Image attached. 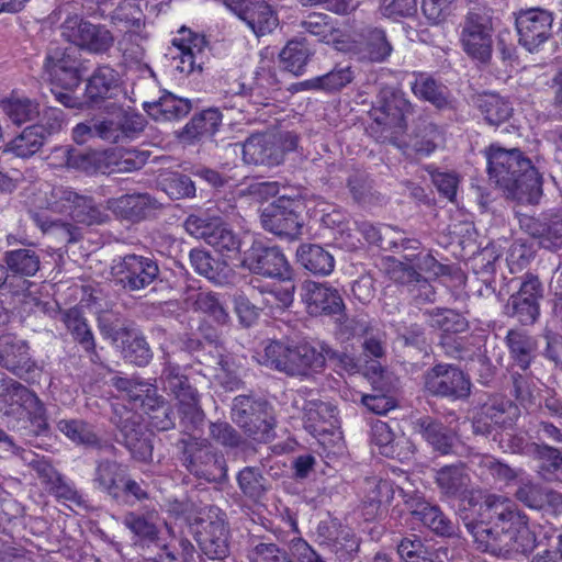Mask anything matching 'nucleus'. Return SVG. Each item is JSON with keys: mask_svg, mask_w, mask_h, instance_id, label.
Listing matches in <instances>:
<instances>
[{"mask_svg": "<svg viewBox=\"0 0 562 562\" xmlns=\"http://www.w3.org/2000/svg\"><path fill=\"white\" fill-rule=\"evenodd\" d=\"M398 279L402 284L407 286V291L416 304L435 301L436 292L434 286L414 267L409 265L403 266Z\"/></svg>", "mask_w": 562, "mask_h": 562, "instance_id": "43", "label": "nucleus"}, {"mask_svg": "<svg viewBox=\"0 0 562 562\" xmlns=\"http://www.w3.org/2000/svg\"><path fill=\"white\" fill-rule=\"evenodd\" d=\"M427 323L435 329L445 333H463L468 329L469 323L464 316L450 308H434L424 313Z\"/></svg>", "mask_w": 562, "mask_h": 562, "instance_id": "52", "label": "nucleus"}, {"mask_svg": "<svg viewBox=\"0 0 562 562\" xmlns=\"http://www.w3.org/2000/svg\"><path fill=\"white\" fill-rule=\"evenodd\" d=\"M48 205L52 211L67 214L75 222L89 226L103 224L109 220L106 211L92 196L80 194L70 187H54Z\"/></svg>", "mask_w": 562, "mask_h": 562, "instance_id": "5", "label": "nucleus"}, {"mask_svg": "<svg viewBox=\"0 0 562 562\" xmlns=\"http://www.w3.org/2000/svg\"><path fill=\"white\" fill-rule=\"evenodd\" d=\"M122 93L120 75L109 65L94 69L88 78L85 89V99L89 106L99 108L108 100L115 99Z\"/></svg>", "mask_w": 562, "mask_h": 562, "instance_id": "23", "label": "nucleus"}, {"mask_svg": "<svg viewBox=\"0 0 562 562\" xmlns=\"http://www.w3.org/2000/svg\"><path fill=\"white\" fill-rule=\"evenodd\" d=\"M144 110L157 122H170L187 116L192 110V102L165 91L158 100L145 102Z\"/></svg>", "mask_w": 562, "mask_h": 562, "instance_id": "30", "label": "nucleus"}, {"mask_svg": "<svg viewBox=\"0 0 562 562\" xmlns=\"http://www.w3.org/2000/svg\"><path fill=\"white\" fill-rule=\"evenodd\" d=\"M360 54L371 63L385 61L393 52V46L385 32L378 27H368L362 33Z\"/></svg>", "mask_w": 562, "mask_h": 562, "instance_id": "40", "label": "nucleus"}, {"mask_svg": "<svg viewBox=\"0 0 562 562\" xmlns=\"http://www.w3.org/2000/svg\"><path fill=\"white\" fill-rule=\"evenodd\" d=\"M232 419L258 441L273 437V418L267 402L247 395L236 396L232 404Z\"/></svg>", "mask_w": 562, "mask_h": 562, "instance_id": "6", "label": "nucleus"}, {"mask_svg": "<svg viewBox=\"0 0 562 562\" xmlns=\"http://www.w3.org/2000/svg\"><path fill=\"white\" fill-rule=\"evenodd\" d=\"M551 12L539 8L520 11L516 16L519 44L532 53L546 43L552 34Z\"/></svg>", "mask_w": 562, "mask_h": 562, "instance_id": "17", "label": "nucleus"}, {"mask_svg": "<svg viewBox=\"0 0 562 562\" xmlns=\"http://www.w3.org/2000/svg\"><path fill=\"white\" fill-rule=\"evenodd\" d=\"M108 115L94 121V135L108 143H119L125 137L143 131L142 115L112 102L106 105Z\"/></svg>", "mask_w": 562, "mask_h": 562, "instance_id": "12", "label": "nucleus"}, {"mask_svg": "<svg viewBox=\"0 0 562 562\" xmlns=\"http://www.w3.org/2000/svg\"><path fill=\"white\" fill-rule=\"evenodd\" d=\"M337 407L330 402L322 400L306 401L303 406L304 428L316 436L327 432L337 423Z\"/></svg>", "mask_w": 562, "mask_h": 562, "instance_id": "31", "label": "nucleus"}, {"mask_svg": "<svg viewBox=\"0 0 562 562\" xmlns=\"http://www.w3.org/2000/svg\"><path fill=\"white\" fill-rule=\"evenodd\" d=\"M123 358L137 367L147 366L153 359L151 349L145 337L138 333H126L122 348Z\"/></svg>", "mask_w": 562, "mask_h": 562, "instance_id": "55", "label": "nucleus"}, {"mask_svg": "<svg viewBox=\"0 0 562 562\" xmlns=\"http://www.w3.org/2000/svg\"><path fill=\"white\" fill-rule=\"evenodd\" d=\"M513 367L521 371H528L530 364L537 358V339L520 329H509L505 337Z\"/></svg>", "mask_w": 562, "mask_h": 562, "instance_id": "29", "label": "nucleus"}, {"mask_svg": "<svg viewBox=\"0 0 562 562\" xmlns=\"http://www.w3.org/2000/svg\"><path fill=\"white\" fill-rule=\"evenodd\" d=\"M406 524L412 526L423 525L424 527H443L448 524L446 516L440 510L439 506L431 505L427 502H419L415 508L408 513Z\"/></svg>", "mask_w": 562, "mask_h": 562, "instance_id": "59", "label": "nucleus"}, {"mask_svg": "<svg viewBox=\"0 0 562 562\" xmlns=\"http://www.w3.org/2000/svg\"><path fill=\"white\" fill-rule=\"evenodd\" d=\"M460 41L463 50L473 59L487 64L492 57V27L484 16L469 13L462 24Z\"/></svg>", "mask_w": 562, "mask_h": 562, "instance_id": "18", "label": "nucleus"}, {"mask_svg": "<svg viewBox=\"0 0 562 562\" xmlns=\"http://www.w3.org/2000/svg\"><path fill=\"white\" fill-rule=\"evenodd\" d=\"M60 34L69 43L93 54L106 53L114 44L111 31L102 24H93L71 11L70 3L57 7L49 15L48 21L59 22Z\"/></svg>", "mask_w": 562, "mask_h": 562, "instance_id": "3", "label": "nucleus"}, {"mask_svg": "<svg viewBox=\"0 0 562 562\" xmlns=\"http://www.w3.org/2000/svg\"><path fill=\"white\" fill-rule=\"evenodd\" d=\"M189 257L195 272L216 284L226 282L229 272L226 263L215 260L209 252L201 249H192Z\"/></svg>", "mask_w": 562, "mask_h": 562, "instance_id": "47", "label": "nucleus"}, {"mask_svg": "<svg viewBox=\"0 0 562 562\" xmlns=\"http://www.w3.org/2000/svg\"><path fill=\"white\" fill-rule=\"evenodd\" d=\"M243 159L246 164L278 166L284 159L282 138L273 134H254L243 144Z\"/></svg>", "mask_w": 562, "mask_h": 562, "instance_id": "21", "label": "nucleus"}, {"mask_svg": "<svg viewBox=\"0 0 562 562\" xmlns=\"http://www.w3.org/2000/svg\"><path fill=\"white\" fill-rule=\"evenodd\" d=\"M237 483L241 493L256 502L262 499L271 487L257 467H245L240 470L237 474Z\"/></svg>", "mask_w": 562, "mask_h": 562, "instance_id": "50", "label": "nucleus"}, {"mask_svg": "<svg viewBox=\"0 0 562 562\" xmlns=\"http://www.w3.org/2000/svg\"><path fill=\"white\" fill-rule=\"evenodd\" d=\"M477 108L484 120L494 126L506 122L513 114L510 103L495 93H485L479 97Z\"/></svg>", "mask_w": 562, "mask_h": 562, "instance_id": "49", "label": "nucleus"}, {"mask_svg": "<svg viewBox=\"0 0 562 562\" xmlns=\"http://www.w3.org/2000/svg\"><path fill=\"white\" fill-rule=\"evenodd\" d=\"M356 227L368 243L376 245L383 250L390 248L389 240L393 235H398V231L391 226L381 228L368 221L356 222Z\"/></svg>", "mask_w": 562, "mask_h": 562, "instance_id": "63", "label": "nucleus"}, {"mask_svg": "<svg viewBox=\"0 0 562 562\" xmlns=\"http://www.w3.org/2000/svg\"><path fill=\"white\" fill-rule=\"evenodd\" d=\"M470 475L463 464L442 467L436 473V483L441 494L448 497H460L468 492Z\"/></svg>", "mask_w": 562, "mask_h": 562, "instance_id": "38", "label": "nucleus"}, {"mask_svg": "<svg viewBox=\"0 0 562 562\" xmlns=\"http://www.w3.org/2000/svg\"><path fill=\"white\" fill-rule=\"evenodd\" d=\"M471 464L483 480L509 484L518 476V472L508 464L501 462L491 454H474Z\"/></svg>", "mask_w": 562, "mask_h": 562, "instance_id": "37", "label": "nucleus"}, {"mask_svg": "<svg viewBox=\"0 0 562 562\" xmlns=\"http://www.w3.org/2000/svg\"><path fill=\"white\" fill-rule=\"evenodd\" d=\"M484 155L487 175L507 199L521 204H538L542 196V177L531 160L518 148L490 145Z\"/></svg>", "mask_w": 562, "mask_h": 562, "instance_id": "1", "label": "nucleus"}, {"mask_svg": "<svg viewBox=\"0 0 562 562\" xmlns=\"http://www.w3.org/2000/svg\"><path fill=\"white\" fill-rule=\"evenodd\" d=\"M111 422L117 429V442L124 445L136 460L146 461L151 457L153 446L137 413L123 405L115 406Z\"/></svg>", "mask_w": 562, "mask_h": 562, "instance_id": "10", "label": "nucleus"}, {"mask_svg": "<svg viewBox=\"0 0 562 562\" xmlns=\"http://www.w3.org/2000/svg\"><path fill=\"white\" fill-rule=\"evenodd\" d=\"M158 201L148 193H130L109 199L106 209L117 218L132 224L139 223L159 209Z\"/></svg>", "mask_w": 562, "mask_h": 562, "instance_id": "24", "label": "nucleus"}, {"mask_svg": "<svg viewBox=\"0 0 562 562\" xmlns=\"http://www.w3.org/2000/svg\"><path fill=\"white\" fill-rule=\"evenodd\" d=\"M205 243L226 258H235L240 250L241 241L237 234L223 224L210 232Z\"/></svg>", "mask_w": 562, "mask_h": 562, "instance_id": "53", "label": "nucleus"}, {"mask_svg": "<svg viewBox=\"0 0 562 562\" xmlns=\"http://www.w3.org/2000/svg\"><path fill=\"white\" fill-rule=\"evenodd\" d=\"M441 140L442 135L439 127L434 123H425L418 127L412 142V147L416 154L428 156L437 148Z\"/></svg>", "mask_w": 562, "mask_h": 562, "instance_id": "61", "label": "nucleus"}, {"mask_svg": "<svg viewBox=\"0 0 562 562\" xmlns=\"http://www.w3.org/2000/svg\"><path fill=\"white\" fill-rule=\"evenodd\" d=\"M57 428L77 445L93 447L98 443V437L92 427L82 419H60Z\"/></svg>", "mask_w": 562, "mask_h": 562, "instance_id": "56", "label": "nucleus"}, {"mask_svg": "<svg viewBox=\"0 0 562 562\" xmlns=\"http://www.w3.org/2000/svg\"><path fill=\"white\" fill-rule=\"evenodd\" d=\"M243 21L257 36L271 33L279 22L276 12L265 0H254Z\"/></svg>", "mask_w": 562, "mask_h": 562, "instance_id": "41", "label": "nucleus"}, {"mask_svg": "<svg viewBox=\"0 0 562 562\" xmlns=\"http://www.w3.org/2000/svg\"><path fill=\"white\" fill-rule=\"evenodd\" d=\"M160 380L162 381L164 389L173 394L178 401L183 398L192 400V395L198 393L183 373V369L170 361L165 363Z\"/></svg>", "mask_w": 562, "mask_h": 562, "instance_id": "48", "label": "nucleus"}, {"mask_svg": "<svg viewBox=\"0 0 562 562\" xmlns=\"http://www.w3.org/2000/svg\"><path fill=\"white\" fill-rule=\"evenodd\" d=\"M74 49L55 48L46 57V68L52 86L76 90L80 83L79 60Z\"/></svg>", "mask_w": 562, "mask_h": 562, "instance_id": "22", "label": "nucleus"}, {"mask_svg": "<svg viewBox=\"0 0 562 562\" xmlns=\"http://www.w3.org/2000/svg\"><path fill=\"white\" fill-rule=\"evenodd\" d=\"M222 124V113L217 108H210L194 114L178 133V138L187 144H194L212 138Z\"/></svg>", "mask_w": 562, "mask_h": 562, "instance_id": "26", "label": "nucleus"}, {"mask_svg": "<svg viewBox=\"0 0 562 562\" xmlns=\"http://www.w3.org/2000/svg\"><path fill=\"white\" fill-rule=\"evenodd\" d=\"M519 416V408L502 395H488L473 417V431L477 435H490L494 427H508Z\"/></svg>", "mask_w": 562, "mask_h": 562, "instance_id": "16", "label": "nucleus"}, {"mask_svg": "<svg viewBox=\"0 0 562 562\" xmlns=\"http://www.w3.org/2000/svg\"><path fill=\"white\" fill-rule=\"evenodd\" d=\"M485 505L490 517L492 519L495 518L496 522L517 527H527L528 525L529 519L526 514L513 501L502 495H488L485 499Z\"/></svg>", "mask_w": 562, "mask_h": 562, "instance_id": "39", "label": "nucleus"}, {"mask_svg": "<svg viewBox=\"0 0 562 562\" xmlns=\"http://www.w3.org/2000/svg\"><path fill=\"white\" fill-rule=\"evenodd\" d=\"M302 291L303 302L311 315H336L345 310L339 291L326 282L306 281Z\"/></svg>", "mask_w": 562, "mask_h": 562, "instance_id": "20", "label": "nucleus"}, {"mask_svg": "<svg viewBox=\"0 0 562 562\" xmlns=\"http://www.w3.org/2000/svg\"><path fill=\"white\" fill-rule=\"evenodd\" d=\"M241 266L265 278L288 279L292 274L282 249L262 241H255L251 245L245 252Z\"/></svg>", "mask_w": 562, "mask_h": 562, "instance_id": "13", "label": "nucleus"}, {"mask_svg": "<svg viewBox=\"0 0 562 562\" xmlns=\"http://www.w3.org/2000/svg\"><path fill=\"white\" fill-rule=\"evenodd\" d=\"M416 427L434 451L442 456L454 452V447L458 443L457 432L440 420L425 416L417 419Z\"/></svg>", "mask_w": 562, "mask_h": 562, "instance_id": "27", "label": "nucleus"}, {"mask_svg": "<svg viewBox=\"0 0 562 562\" xmlns=\"http://www.w3.org/2000/svg\"><path fill=\"white\" fill-rule=\"evenodd\" d=\"M172 512L183 516L189 527L206 525V527H222L226 521V514L215 505L196 506L192 503H177Z\"/></svg>", "mask_w": 562, "mask_h": 562, "instance_id": "34", "label": "nucleus"}, {"mask_svg": "<svg viewBox=\"0 0 562 562\" xmlns=\"http://www.w3.org/2000/svg\"><path fill=\"white\" fill-rule=\"evenodd\" d=\"M125 476L126 472L122 464L103 460L97 465L93 481L100 490L106 492L113 498H117Z\"/></svg>", "mask_w": 562, "mask_h": 562, "instance_id": "42", "label": "nucleus"}, {"mask_svg": "<svg viewBox=\"0 0 562 562\" xmlns=\"http://www.w3.org/2000/svg\"><path fill=\"white\" fill-rule=\"evenodd\" d=\"M193 305L195 311L206 314L217 325L226 326L232 322L227 307L216 293H198Z\"/></svg>", "mask_w": 562, "mask_h": 562, "instance_id": "54", "label": "nucleus"}, {"mask_svg": "<svg viewBox=\"0 0 562 562\" xmlns=\"http://www.w3.org/2000/svg\"><path fill=\"white\" fill-rule=\"evenodd\" d=\"M0 383L2 389L0 403L23 407L27 412L33 407H40L41 400L37 395L20 382L13 379H3Z\"/></svg>", "mask_w": 562, "mask_h": 562, "instance_id": "45", "label": "nucleus"}, {"mask_svg": "<svg viewBox=\"0 0 562 562\" xmlns=\"http://www.w3.org/2000/svg\"><path fill=\"white\" fill-rule=\"evenodd\" d=\"M43 131L41 126H27L10 142L9 149L21 158H29L35 155L46 140Z\"/></svg>", "mask_w": 562, "mask_h": 562, "instance_id": "51", "label": "nucleus"}, {"mask_svg": "<svg viewBox=\"0 0 562 562\" xmlns=\"http://www.w3.org/2000/svg\"><path fill=\"white\" fill-rule=\"evenodd\" d=\"M172 44L178 49L172 57V63L179 74L188 76L194 71H202L206 47L204 35L182 26L178 31V36L172 40Z\"/></svg>", "mask_w": 562, "mask_h": 562, "instance_id": "19", "label": "nucleus"}, {"mask_svg": "<svg viewBox=\"0 0 562 562\" xmlns=\"http://www.w3.org/2000/svg\"><path fill=\"white\" fill-rule=\"evenodd\" d=\"M300 202L288 196H279L261 212L262 227L278 236L295 239L302 235L304 221L299 211Z\"/></svg>", "mask_w": 562, "mask_h": 562, "instance_id": "9", "label": "nucleus"}, {"mask_svg": "<svg viewBox=\"0 0 562 562\" xmlns=\"http://www.w3.org/2000/svg\"><path fill=\"white\" fill-rule=\"evenodd\" d=\"M179 402V414L184 431H194L204 423V413L199 405V394L192 395V400L183 398Z\"/></svg>", "mask_w": 562, "mask_h": 562, "instance_id": "62", "label": "nucleus"}, {"mask_svg": "<svg viewBox=\"0 0 562 562\" xmlns=\"http://www.w3.org/2000/svg\"><path fill=\"white\" fill-rule=\"evenodd\" d=\"M544 288L537 276L526 274L516 293L512 294L506 305L507 315L521 325H532L540 316V302Z\"/></svg>", "mask_w": 562, "mask_h": 562, "instance_id": "14", "label": "nucleus"}, {"mask_svg": "<svg viewBox=\"0 0 562 562\" xmlns=\"http://www.w3.org/2000/svg\"><path fill=\"white\" fill-rule=\"evenodd\" d=\"M260 363L290 376H308L324 367V352L322 344L274 340L266 346Z\"/></svg>", "mask_w": 562, "mask_h": 562, "instance_id": "2", "label": "nucleus"}, {"mask_svg": "<svg viewBox=\"0 0 562 562\" xmlns=\"http://www.w3.org/2000/svg\"><path fill=\"white\" fill-rule=\"evenodd\" d=\"M423 381L425 390L432 396L460 401L471 393L470 378L453 364L434 366L424 373Z\"/></svg>", "mask_w": 562, "mask_h": 562, "instance_id": "8", "label": "nucleus"}, {"mask_svg": "<svg viewBox=\"0 0 562 562\" xmlns=\"http://www.w3.org/2000/svg\"><path fill=\"white\" fill-rule=\"evenodd\" d=\"M183 465L195 477L206 482H223L227 479L224 456L205 442H188L183 450Z\"/></svg>", "mask_w": 562, "mask_h": 562, "instance_id": "11", "label": "nucleus"}, {"mask_svg": "<svg viewBox=\"0 0 562 562\" xmlns=\"http://www.w3.org/2000/svg\"><path fill=\"white\" fill-rule=\"evenodd\" d=\"M347 188L358 203L369 201L372 195V182L369 175L360 169H352L347 177Z\"/></svg>", "mask_w": 562, "mask_h": 562, "instance_id": "64", "label": "nucleus"}, {"mask_svg": "<svg viewBox=\"0 0 562 562\" xmlns=\"http://www.w3.org/2000/svg\"><path fill=\"white\" fill-rule=\"evenodd\" d=\"M156 403L147 405L144 413L148 415L149 425L158 430L165 431L175 427V414L171 406L164 400L162 396L157 395Z\"/></svg>", "mask_w": 562, "mask_h": 562, "instance_id": "60", "label": "nucleus"}, {"mask_svg": "<svg viewBox=\"0 0 562 562\" xmlns=\"http://www.w3.org/2000/svg\"><path fill=\"white\" fill-rule=\"evenodd\" d=\"M0 366L27 382L35 381L41 373L29 344L13 334L0 336Z\"/></svg>", "mask_w": 562, "mask_h": 562, "instance_id": "15", "label": "nucleus"}, {"mask_svg": "<svg viewBox=\"0 0 562 562\" xmlns=\"http://www.w3.org/2000/svg\"><path fill=\"white\" fill-rule=\"evenodd\" d=\"M297 262L308 272L318 277L329 276L335 269L334 256L316 244H302L296 249Z\"/></svg>", "mask_w": 562, "mask_h": 562, "instance_id": "33", "label": "nucleus"}, {"mask_svg": "<svg viewBox=\"0 0 562 562\" xmlns=\"http://www.w3.org/2000/svg\"><path fill=\"white\" fill-rule=\"evenodd\" d=\"M3 261L5 262V276L12 283V290H19V293L27 290L29 282L25 279L16 280L15 277L30 278L37 273L41 267V257L33 248H18L5 251L3 255Z\"/></svg>", "mask_w": 562, "mask_h": 562, "instance_id": "25", "label": "nucleus"}, {"mask_svg": "<svg viewBox=\"0 0 562 562\" xmlns=\"http://www.w3.org/2000/svg\"><path fill=\"white\" fill-rule=\"evenodd\" d=\"M301 27L308 34L318 38L319 42L335 40L338 32L334 20L324 13H312L301 22Z\"/></svg>", "mask_w": 562, "mask_h": 562, "instance_id": "58", "label": "nucleus"}, {"mask_svg": "<svg viewBox=\"0 0 562 562\" xmlns=\"http://www.w3.org/2000/svg\"><path fill=\"white\" fill-rule=\"evenodd\" d=\"M112 273L127 292L144 290L160 277V269L155 258L126 254L113 261Z\"/></svg>", "mask_w": 562, "mask_h": 562, "instance_id": "7", "label": "nucleus"}, {"mask_svg": "<svg viewBox=\"0 0 562 562\" xmlns=\"http://www.w3.org/2000/svg\"><path fill=\"white\" fill-rule=\"evenodd\" d=\"M194 539L200 550L212 560H223L229 548L225 529H196Z\"/></svg>", "mask_w": 562, "mask_h": 562, "instance_id": "46", "label": "nucleus"}, {"mask_svg": "<svg viewBox=\"0 0 562 562\" xmlns=\"http://www.w3.org/2000/svg\"><path fill=\"white\" fill-rule=\"evenodd\" d=\"M313 55L314 50L306 38H293L285 44L279 54L280 66L294 76H301Z\"/></svg>", "mask_w": 562, "mask_h": 562, "instance_id": "35", "label": "nucleus"}, {"mask_svg": "<svg viewBox=\"0 0 562 562\" xmlns=\"http://www.w3.org/2000/svg\"><path fill=\"white\" fill-rule=\"evenodd\" d=\"M411 83L413 93L420 100L427 101L439 110L451 109L452 100L449 88L426 72L414 75Z\"/></svg>", "mask_w": 562, "mask_h": 562, "instance_id": "32", "label": "nucleus"}, {"mask_svg": "<svg viewBox=\"0 0 562 562\" xmlns=\"http://www.w3.org/2000/svg\"><path fill=\"white\" fill-rule=\"evenodd\" d=\"M61 321L72 339L89 355L91 362L100 363L101 358L95 348L94 335L82 311L75 306L63 312Z\"/></svg>", "mask_w": 562, "mask_h": 562, "instance_id": "28", "label": "nucleus"}, {"mask_svg": "<svg viewBox=\"0 0 562 562\" xmlns=\"http://www.w3.org/2000/svg\"><path fill=\"white\" fill-rule=\"evenodd\" d=\"M528 231L542 248L552 251L562 248V215L552 214L542 220H532Z\"/></svg>", "mask_w": 562, "mask_h": 562, "instance_id": "36", "label": "nucleus"}, {"mask_svg": "<svg viewBox=\"0 0 562 562\" xmlns=\"http://www.w3.org/2000/svg\"><path fill=\"white\" fill-rule=\"evenodd\" d=\"M0 108L8 119L16 125L40 116V104L27 97L11 95L0 101Z\"/></svg>", "mask_w": 562, "mask_h": 562, "instance_id": "44", "label": "nucleus"}, {"mask_svg": "<svg viewBox=\"0 0 562 562\" xmlns=\"http://www.w3.org/2000/svg\"><path fill=\"white\" fill-rule=\"evenodd\" d=\"M159 187L172 200L194 198L196 192L191 178L180 172H172L162 177Z\"/></svg>", "mask_w": 562, "mask_h": 562, "instance_id": "57", "label": "nucleus"}, {"mask_svg": "<svg viewBox=\"0 0 562 562\" xmlns=\"http://www.w3.org/2000/svg\"><path fill=\"white\" fill-rule=\"evenodd\" d=\"M411 112V102L405 93L393 87H383L375 104L370 111L374 122L371 130L380 133L378 136L382 143H393L406 128V115Z\"/></svg>", "mask_w": 562, "mask_h": 562, "instance_id": "4", "label": "nucleus"}]
</instances>
